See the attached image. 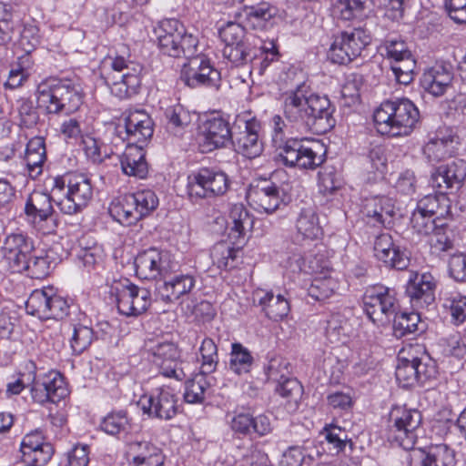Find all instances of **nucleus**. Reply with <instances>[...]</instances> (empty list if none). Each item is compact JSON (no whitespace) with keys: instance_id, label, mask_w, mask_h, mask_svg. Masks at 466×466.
<instances>
[{"instance_id":"1","label":"nucleus","mask_w":466,"mask_h":466,"mask_svg":"<svg viewBox=\"0 0 466 466\" xmlns=\"http://www.w3.org/2000/svg\"><path fill=\"white\" fill-rule=\"evenodd\" d=\"M285 118L298 130L321 135L336 125L335 106L327 96L312 94L303 77L291 79L290 87L282 94Z\"/></svg>"},{"instance_id":"2","label":"nucleus","mask_w":466,"mask_h":466,"mask_svg":"<svg viewBox=\"0 0 466 466\" xmlns=\"http://www.w3.org/2000/svg\"><path fill=\"white\" fill-rule=\"evenodd\" d=\"M272 140L278 147L277 160L288 167L314 170L325 161V149L317 141L287 138V125L276 115L272 117Z\"/></svg>"},{"instance_id":"3","label":"nucleus","mask_w":466,"mask_h":466,"mask_svg":"<svg viewBox=\"0 0 466 466\" xmlns=\"http://www.w3.org/2000/svg\"><path fill=\"white\" fill-rule=\"evenodd\" d=\"M37 103L47 115L73 114L83 104L78 85L69 79L49 78L37 86Z\"/></svg>"},{"instance_id":"4","label":"nucleus","mask_w":466,"mask_h":466,"mask_svg":"<svg viewBox=\"0 0 466 466\" xmlns=\"http://www.w3.org/2000/svg\"><path fill=\"white\" fill-rule=\"evenodd\" d=\"M419 118L418 108L408 98L384 101L373 115L378 132L390 137L410 135Z\"/></svg>"},{"instance_id":"5","label":"nucleus","mask_w":466,"mask_h":466,"mask_svg":"<svg viewBox=\"0 0 466 466\" xmlns=\"http://www.w3.org/2000/svg\"><path fill=\"white\" fill-rule=\"evenodd\" d=\"M157 45L163 54L173 57L185 56L189 59L196 56L198 40L188 33L185 25L177 19L161 21L155 28Z\"/></svg>"},{"instance_id":"6","label":"nucleus","mask_w":466,"mask_h":466,"mask_svg":"<svg viewBox=\"0 0 466 466\" xmlns=\"http://www.w3.org/2000/svg\"><path fill=\"white\" fill-rule=\"evenodd\" d=\"M52 193H65V198L57 205L63 213L72 215L86 207L92 198L93 185L83 173H66L54 177Z\"/></svg>"},{"instance_id":"7","label":"nucleus","mask_w":466,"mask_h":466,"mask_svg":"<svg viewBox=\"0 0 466 466\" xmlns=\"http://www.w3.org/2000/svg\"><path fill=\"white\" fill-rule=\"evenodd\" d=\"M110 298L114 299L118 312L127 317H137L151 304L150 291L133 284L127 278L114 279L109 285Z\"/></svg>"},{"instance_id":"8","label":"nucleus","mask_w":466,"mask_h":466,"mask_svg":"<svg viewBox=\"0 0 466 466\" xmlns=\"http://www.w3.org/2000/svg\"><path fill=\"white\" fill-rule=\"evenodd\" d=\"M399 308L396 291L381 284L368 287L362 296L363 311L377 326L389 323Z\"/></svg>"},{"instance_id":"9","label":"nucleus","mask_w":466,"mask_h":466,"mask_svg":"<svg viewBox=\"0 0 466 466\" xmlns=\"http://www.w3.org/2000/svg\"><path fill=\"white\" fill-rule=\"evenodd\" d=\"M229 187L227 174L213 167H201L187 176V193L192 202L224 195Z\"/></svg>"},{"instance_id":"10","label":"nucleus","mask_w":466,"mask_h":466,"mask_svg":"<svg viewBox=\"0 0 466 466\" xmlns=\"http://www.w3.org/2000/svg\"><path fill=\"white\" fill-rule=\"evenodd\" d=\"M390 420L393 423L387 432L388 441L406 451L414 447L422 420L420 412L416 409L396 407L390 412Z\"/></svg>"},{"instance_id":"11","label":"nucleus","mask_w":466,"mask_h":466,"mask_svg":"<svg viewBox=\"0 0 466 466\" xmlns=\"http://www.w3.org/2000/svg\"><path fill=\"white\" fill-rule=\"evenodd\" d=\"M370 41V34L362 28L343 31L334 36L328 52L329 58L334 64L348 65L360 56Z\"/></svg>"},{"instance_id":"12","label":"nucleus","mask_w":466,"mask_h":466,"mask_svg":"<svg viewBox=\"0 0 466 466\" xmlns=\"http://www.w3.org/2000/svg\"><path fill=\"white\" fill-rule=\"evenodd\" d=\"M115 130L116 136L128 146H144L153 136V121L143 110L126 111Z\"/></svg>"},{"instance_id":"13","label":"nucleus","mask_w":466,"mask_h":466,"mask_svg":"<svg viewBox=\"0 0 466 466\" xmlns=\"http://www.w3.org/2000/svg\"><path fill=\"white\" fill-rule=\"evenodd\" d=\"M289 363L278 360H270L266 374L268 380L277 383L275 391L286 400L285 408L289 412H295L300 404L303 395V387L295 378L289 377L283 371L288 372Z\"/></svg>"},{"instance_id":"14","label":"nucleus","mask_w":466,"mask_h":466,"mask_svg":"<svg viewBox=\"0 0 466 466\" xmlns=\"http://www.w3.org/2000/svg\"><path fill=\"white\" fill-rule=\"evenodd\" d=\"M68 309L67 301L52 287L34 290L25 302L26 312L39 319H63Z\"/></svg>"},{"instance_id":"15","label":"nucleus","mask_w":466,"mask_h":466,"mask_svg":"<svg viewBox=\"0 0 466 466\" xmlns=\"http://www.w3.org/2000/svg\"><path fill=\"white\" fill-rule=\"evenodd\" d=\"M147 351L151 361L157 367L160 374L167 378L183 380L187 377L181 351L172 341H158L149 347Z\"/></svg>"},{"instance_id":"16","label":"nucleus","mask_w":466,"mask_h":466,"mask_svg":"<svg viewBox=\"0 0 466 466\" xmlns=\"http://www.w3.org/2000/svg\"><path fill=\"white\" fill-rule=\"evenodd\" d=\"M177 263L172 262L167 251L151 248L140 252L135 258L136 273L140 279L166 278L175 271Z\"/></svg>"},{"instance_id":"17","label":"nucleus","mask_w":466,"mask_h":466,"mask_svg":"<svg viewBox=\"0 0 466 466\" xmlns=\"http://www.w3.org/2000/svg\"><path fill=\"white\" fill-rule=\"evenodd\" d=\"M233 134L230 123L223 116L206 119L199 127V147L202 152H211L227 147L232 143Z\"/></svg>"},{"instance_id":"18","label":"nucleus","mask_w":466,"mask_h":466,"mask_svg":"<svg viewBox=\"0 0 466 466\" xmlns=\"http://www.w3.org/2000/svg\"><path fill=\"white\" fill-rule=\"evenodd\" d=\"M177 398L168 387L156 389L140 398L138 405L151 418L168 420L177 413Z\"/></svg>"},{"instance_id":"19","label":"nucleus","mask_w":466,"mask_h":466,"mask_svg":"<svg viewBox=\"0 0 466 466\" xmlns=\"http://www.w3.org/2000/svg\"><path fill=\"white\" fill-rule=\"evenodd\" d=\"M247 198L256 208L268 214L276 211L281 203L287 204L286 192L275 183L267 179L261 180L256 185H251Z\"/></svg>"},{"instance_id":"20","label":"nucleus","mask_w":466,"mask_h":466,"mask_svg":"<svg viewBox=\"0 0 466 466\" xmlns=\"http://www.w3.org/2000/svg\"><path fill=\"white\" fill-rule=\"evenodd\" d=\"M466 178V162L462 159L453 160L438 167L431 176L430 183L439 193L459 189Z\"/></svg>"},{"instance_id":"21","label":"nucleus","mask_w":466,"mask_h":466,"mask_svg":"<svg viewBox=\"0 0 466 466\" xmlns=\"http://www.w3.org/2000/svg\"><path fill=\"white\" fill-rule=\"evenodd\" d=\"M374 255L386 267L397 270L406 269L410 265L408 250L396 245L388 233H382L376 238Z\"/></svg>"},{"instance_id":"22","label":"nucleus","mask_w":466,"mask_h":466,"mask_svg":"<svg viewBox=\"0 0 466 466\" xmlns=\"http://www.w3.org/2000/svg\"><path fill=\"white\" fill-rule=\"evenodd\" d=\"M410 224L418 234L425 236L433 234L436 238L434 246L439 250L447 251L452 248V241L444 232L446 223L440 222L439 218L416 208L411 215Z\"/></svg>"},{"instance_id":"23","label":"nucleus","mask_w":466,"mask_h":466,"mask_svg":"<svg viewBox=\"0 0 466 466\" xmlns=\"http://www.w3.org/2000/svg\"><path fill=\"white\" fill-rule=\"evenodd\" d=\"M260 123L253 118L245 122L243 130L234 132L232 143L236 152L248 158H255L263 151V144L259 140Z\"/></svg>"},{"instance_id":"24","label":"nucleus","mask_w":466,"mask_h":466,"mask_svg":"<svg viewBox=\"0 0 466 466\" xmlns=\"http://www.w3.org/2000/svg\"><path fill=\"white\" fill-rule=\"evenodd\" d=\"M34 249L32 239L22 233L8 235L1 248L4 258L14 270H21V266Z\"/></svg>"},{"instance_id":"25","label":"nucleus","mask_w":466,"mask_h":466,"mask_svg":"<svg viewBox=\"0 0 466 466\" xmlns=\"http://www.w3.org/2000/svg\"><path fill=\"white\" fill-rule=\"evenodd\" d=\"M254 224V218L243 204H234L230 208L228 225V238L232 244L239 247L248 239Z\"/></svg>"},{"instance_id":"26","label":"nucleus","mask_w":466,"mask_h":466,"mask_svg":"<svg viewBox=\"0 0 466 466\" xmlns=\"http://www.w3.org/2000/svg\"><path fill=\"white\" fill-rule=\"evenodd\" d=\"M435 283L431 274L411 272L406 286V294L413 305L427 307L433 303Z\"/></svg>"},{"instance_id":"27","label":"nucleus","mask_w":466,"mask_h":466,"mask_svg":"<svg viewBox=\"0 0 466 466\" xmlns=\"http://www.w3.org/2000/svg\"><path fill=\"white\" fill-rule=\"evenodd\" d=\"M452 79L451 66L437 63L423 73L420 85L425 91L432 96H441L451 86Z\"/></svg>"},{"instance_id":"28","label":"nucleus","mask_w":466,"mask_h":466,"mask_svg":"<svg viewBox=\"0 0 466 466\" xmlns=\"http://www.w3.org/2000/svg\"><path fill=\"white\" fill-rule=\"evenodd\" d=\"M254 303L262 308L268 318L278 321L289 312V304L281 294L275 295L272 291L257 289L253 293Z\"/></svg>"},{"instance_id":"29","label":"nucleus","mask_w":466,"mask_h":466,"mask_svg":"<svg viewBox=\"0 0 466 466\" xmlns=\"http://www.w3.org/2000/svg\"><path fill=\"white\" fill-rule=\"evenodd\" d=\"M277 15V8L267 2L256 5H245L242 15L248 25L256 30L271 27Z\"/></svg>"},{"instance_id":"30","label":"nucleus","mask_w":466,"mask_h":466,"mask_svg":"<svg viewBox=\"0 0 466 466\" xmlns=\"http://www.w3.org/2000/svg\"><path fill=\"white\" fill-rule=\"evenodd\" d=\"M120 164L126 175L134 176L138 178L146 177L148 168L145 158L144 146L127 145L121 157Z\"/></svg>"},{"instance_id":"31","label":"nucleus","mask_w":466,"mask_h":466,"mask_svg":"<svg viewBox=\"0 0 466 466\" xmlns=\"http://www.w3.org/2000/svg\"><path fill=\"white\" fill-rule=\"evenodd\" d=\"M457 139V137L451 135L443 137H433L424 146L423 154L430 161H441L455 153L458 145Z\"/></svg>"},{"instance_id":"32","label":"nucleus","mask_w":466,"mask_h":466,"mask_svg":"<svg viewBox=\"0 0 466 466\" xmlns=\"http://www.w3.org/2000/svg\"><path fill=\"white\" fill-rule=\"evenodd\" d=\"M106 84L109 86L111 93L123 99L131 96L137 93L140 80L137 75L130 72L124 73L120 76L107 74L103 77Z\"/></svg>"},{"instance_id":"33","label":"nucleus","mask_w":466,"mask_h":466,"mask_svg":"<svg viewBox=\"0 0 466 466\" xmlns=\"http://www.w3.org/2000/svg\"><path fill=\"white\" fill-rule=\"evenodd\" d=\"M417 209L439 218L443 222L451 215V200L444 193L428 195L419 200Z\"/></svg>"},{"instance_id":"34","label":"nucleus","mask_w":466,"mask_h":466,"mask_svg":"<svg viewBox=\"0 0 466 466\" xmlns=\"http://www.w3.org/2000/svg\"><path fill=\"white\" fill-rule=\"evenodd\" d=\"M164 116L167 131L175 137H182L191 123L190 113L180 104L167 106Z\"/></svg>"},{"instance_id":"35","label":"nucleus","mask_w":466,"mask_h":466,"mask_svg":"<svg viewBox=\"0 0 466 466\" xmlns=\"http://www.w3.org/2000/svg\"><path fill=\"white\" fill-rule=\"evenodd\" d=\"M46 158V144L44 137H35L31 138L25 150V162L29 176L36 177L42 173V167Z\"/></svg>"},{"instance_id":"36","label":"nucleus","mask_w":466,"mask_h":466,"mask_svg":"<svg viewBox=\"0 0 466 466\" xmlns=\"http://www.w3.org/2000/svg\"><path fill=\"white\" fill-rule=\"evenodd\" d=\"M195 286V279L189 274L174 276L164 281L160 289L163 299L173 301L189 293Z\"/></svg>"},{"instance_id":"37","label":"nucleus","mask_w":466,"mask_h":466,"mask_svg":"<svg viewBox=\"0 0 466 466\" xmlns=\"http://www.w3.org/2000/svg\"><path fill=\"white\" fill-rule=\"evenodd\" d=\"M364 215L374 224H385L387 218L394 215L392 200L387 197H375L366 200Z\"/></svg>"},{"instance_id":"38","label":"nucleus","mask_w":466,"mask_h":466,"mask_svg":"<svg viewBox=\"0 0 466 466\" xmlns=\"http://www.w3.org/2000/svg\"><path fill=\"white\" fill-rule=\"evenodd\" d=\"M257 52L258 50L251 46L247 42L225 46L223 49V56L235 66H241L250 63V73L257 66Z\"/></svg>"},{"instance_id":"39","label":"nucleus","mask_w":466,"mask_h":466,"mask_svg":"<svg viewBox=\"0 0 466 466\" xmlns=\"http://www.w3.org/2000/svg\"><path fill=\"white\" fill-rule=\"evenodd\" d=\"M25 213L27 217L46 220L53 213V206L49 194L41 191H33L27 198L25 205Z\"/></svg>"},{"instance_id":"40","label":"nucleus","mask_w":466,"mask_h":466,"mask_svg":"<svg viewBox=\"0 0 466 466\" xmlns=\"http://www.w3.org/2000/svg\"><path fill=\"white\" fill-rule=\"evenodd\" d=\"M393 319V335L397 339H401L409 335H416L423 332L424 327L421 326L420 318L415 312H400L398 311L392 316Z\"/></svg>"},{"instance_id":"41","label":"nucleus","mask_w":466,"mask_h":466,"mask_svg":"<svg viewBox=\"0 0 466 466\" xmlns=\"http://www.w3.org/2000/svg\"><path fill=\"white\" fill-rule=\"evenodd\" d=\"M111 217L124 226H131L141 219L138 211L136 210L134 202H131V197L123 196L116 201L111 203L109 207Z\"/></svg>"},{"instance_id":"42","label":"nucleus","mask_w":466,"mask_h":466,"mask_svg":"<svg viewBox=\"0 0 466 466\" xmlns=\"http://www.w3.org/2000/svg\"><path fill=\"white\" fill-rule=\"evenodd\" d=\"M416 354L410 355V360L415 368L420 384H424L427 380L436 376L435 361L426 353L424 348L420 345L411 349Z\"/></svg>"},{"instance_id":"43","label":"nucleus","mask_w":466,"mask_h":466,"mask_svg":"<svg viewBox=\"0 0 466 466\" xmlns=\"http://www.w3.org/2000/svg\"><path fill=\"white\" fill-rule=\"evenodd\" d=\"M296 228L298 234L304 239H316L322 233L318 216L312 208L300 210L296 220Z\"/></svg>"},{"instance_id":"44","label":"nucleus","mask_w":466,"mask_h":466,"mask_svg":"<svg viewBox=\"0 0 466 466\" xmlns=\"http://www.w3.org/2000/svg\"><path fill=\"white\" fill-rule=\"evenodd\" d=\"M368 0H337L332 7L333 15L342 21H351L364 15Z\"/></svg>"},{"instance_id":"45","label":"nucleus","mask_w":466,"mask_h":466,"mask_svg":"<svg viewBox=\"0 0 466 466\" xmlns=\"http://www.w3.org/2000/svg\"><path fill=\"white\" fill-rule=\"evenodd\" d=\"M254 358L251 352L238 342L232 343L229 359V370L238 375L247 374L251 370Z\"/></svg>"},{"instance_id":"46","label":"nucleus","mask_w":466,"mask_h":466,"mask_svg":"<svg viewBox=\"0 0 466 466\" xmlns=\"http://www.w3.org/2000/svg\"><path fill=\"white\" fill-rule=\"evenodd\" d=\"M129 453L133 455V465L152 461H165L160 449L148 441H133L129 444Z\"/></svg>"},{"instance_id":"47","label":"nucleus","mask_w":466,"mask_h":466,"mask_svg":"<svg viewBox=\"0 0 466 466\" xmlns=\"http://www.w3.org/2000/svg\"><path fill=\"white\" fill-rule=\"evenodd\" d=\"M339 288V282L331 277L315 278L308 289V294L314 300L323 301L334 295Z\"/></svg>"},{"instance_id":"48","label":"nucleus","mask_w":466,"mask_h":466,"mask_svg":"<svg viewBox=\"0 0 466 466\" xmlns=\"http://www.w3.org/2000/svg\"><path fill=\"white\" fill-rule=\"evenodd\" d=\"M123 54L127 51V48L122 46ZM133 65L129 60V56L126 57L124 55L116 53L114 56H107L101 62V75L103 77L107 76V74L120 76L124 73L130 72V66Z\"/></svg>"},{"instance_id":"49","label":"nucleus","mask_w":466,"mask_h":466,"mask_svg":"<svg viewBox=\"0 0 466 466\" xmlns=\"http://www.w3.org/2000/svg\"><path fill=\"white\" fill-rule=\"evenodd\" d=\"M72 326V335L69 339L73 353L79 355L83 353L94 340L93 329L84 324L74 323Z\"/></svg>"},{"instance_id":"50","label":"nucleus","mask_w":466,"mask_h":466,"mask_svg":"<svg viewBox=\"0 0 466 466\" xmlns=\"http://www.w3.org/2000/svg\"><path fill=\"white\" fill-rule=\"evenodd\" d=\"M51 260L47 255H30L21 269L27 273L31 279H42L49 275Z\"/></svg>"},{"instance_id":"51","label":"nucleus","mask_w":466,"mask_h":466,"mask_svg":"<svg viewBox=\"0 0 466 466\" xmlns=\"http://www.w3.org/2000/svg\"><path fill=\"white\" fill-rule=\"evenodd\" d=\"M39 377L42 382L46 383L50 402L56 403L68 394L64 378L59 372L51 370Z\"/></svg>"},{"instance_id":"52","label":"nucleus","mask_w":466,"mask_h":466,"mask_svg":"<svg viewBox=\"0 0 466 466\" xmlns=\"http://www.w3.org/2000/svg\"><path fill=\"white\" fill-rule=\"evenodd\" d=\"M211 62L205 56H196L188 59L187 64L184 66L182 70V79L185 84L190 87H198V75L202 71H207V66Z\"/></svg>"},{"instance_id":"53","label":"nucleus","mask_w":466,"mask_h":466,"mask_svg":"<svg viewBox=\"0 0 466 466\" xmlns=\"http://www.w3.org/2000/svg\"><path fill=\"white\" fill-rule=\"evenodd\" d=\"M207 373L196 375L187 380L184 393V399L187 403H202L205 400V392L209 385L205 377Z\"/></svg>"},{"instance_id":"54","label":"nucleus","mask_w":466,"mask_h":466,"mask_svg":"<svg viewBox=\"0 0 466 466\" xmlns=\"http://www.w3.org/2000/svg\"><path fill=\"white\" fill-rule=\"evenodd\" d=\"M382 47L386 51V56L391 60V63L401 62L412 57V54L409 49L405 41L397 37L387 38Z\"/></svg>"},{"instance_id":"55","label":"nucleus","mask_w":466,"mask_h":466,"mask_svg":"<svg viewBox=\"0 0 466 466\" xmlns=\"http://www.w3.org/2000/svg\"><path fill=\"white\" fill-rule=\"evenodd\" d=\"M237 252L238 250L227 242H219L213 247L210 256L218 268L227 269L234 267Z\"/></svg>"},{"instance_id":"56","label":"nucleus","mask_w":466,"mask_h":466,"mask_svg":"<svg viewBox=\"0 0 466 466\" xmlns=\"http://www.w3.org/2000/svg\"><path fill=\"white\" fill-rule=\"evenodd\" d=\"M127 195L131 197V202H134L136 210L138 211L141 218L156 209L158 205V198L151 190H142Z\"/></svg>"},{"instance_id":"57","label":"nucleus","mask_w":466,"mask_h":466,"mask_svg":"<svg viewBox=\"0 0 466 466\" xmlns=\"http://www.w3.org/2000/svg\"><path fill=\"white\" fill-rule=\"evenodd\" d=\"M201 355V367L200 370L202 373H212L216 370L218 363V347L209 338H206L202 340L200 349Z\"/></svg>"},{"instance_id":"58","label":"nucleus","mask_w":466,"mask_h":466,"mask_svg":"<svg viewBox=\"0 0 466 466\" xmlns=\"http://www.w3.org/2000/svg\"><path fill=\"white\" fill-rule=\"evenodd\" d=\"M128 419L127 412L119 410L116 412H111L106 416L101 424V429L110 435H116L122 431H126L128 428Z\"/></svg>"},{"instance_id":"59","label":"nucleus","mask_w":466,"mask_h":466,"mask_svg":"<svg viewBox=\"0 0 466 466\" xmlns=\"http://www.w3.org/2000/svg\"><path fill=\"white\" fill-rule=\"evenodd\" d=\"M431 466H454L455 451L447 444H438L430 448Z\"/></svg>"},{"instance_id":"60","label":"nucleus","mask_w":466,"mask_h":466,"mask_svg":"<svg viewBox=\"0 0 466 466\" xmlns=\"http://www.w3.org/2000/svg\"><path fill=\"white\" fill-rule=\"evenodd\" d=\"M323 434L325 435V440L329 444L333 446L337 452L343 451L348 442L352 446V442L348 438V434L339 426L335 424L326 425L323 429Z\"/></svg>"},{"instance_id":"61","label":"nucleus","mask_w":466,"mask_h":466,"mask_svg":"<svg viewBox=\"0 0 466 466\" xmlns=\"http://www.w3.org/2000/svg\"><path fill=\"white\" fill-rule=\"evenodd\" d=\"M396 379L403 388L412 387L420 383L410 358H404L396 369Z\"/></svg>"},{"instance_id":"62","label":"nucleus","mask_w":466,"mask_h":466,"mask_svg":"<svg viewBox=\"0 0 466 466\" xmlns=\"http://www.w3.org/2000/svg\"><path fill=\"white\" fill-rule=\"evenodd\" d=\"M30 63L29 56H23L19 57L16 67L12 68L9 72L8 79L5 83V87L15 89L20 86L28 76L26 70L29 67Z\"/></svg>"},{"instance_id":"63","label":"nucleus","mask_w":466,"mask_h":466,"mask_svg":"<svg viewBox=\"0 0 466 466\" xmlns=\"http://www.w3.org/2000/svg\"><path fill=\"white\" fill-rule=\"evenodd\" d=\"M444 307L450 310L451 319L455 324H461L466 319V297L461 294L451 295L445 299Z\"/></svg>"},{"instance_id":"64","label":"nucleus","mask_w":466,"mask_h":466,"mask_svg":"<svg viewBox=\"0 0 466 466\" xmlns=\"http://www.w3.org/2000/svg\"><path fill=\"white\" fill-rule=\"evenodd\" d=\"M442 351L447 356L463 359L466 356V344L459 333L451 334L441 339Z\"/></svg>"}]
</instances>
